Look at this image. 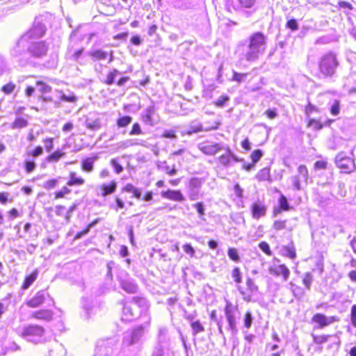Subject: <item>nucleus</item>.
Wrapping results in <instances>:
<instances>
[{
	"mask_svg": "<svg viewBox=\"0 0 356 356\" xmlns=\"http://www.w3.org/2000/svg\"><path fill=\"white\" fill-rule=\"evenodd\" d=\"M44 333V328L38 325H29L18 332L24 339L35 344L43 341Z\"/></svg>",
	"mask_w": 356,
	"mask_h": 356,
	"instance_id": "5",
	"label": "nucleus"
},
{
	"mask_svg": "<svg viewBox=\"0 0 356 356\" xmlns=\"http://www.w3.org/2000/svg\"><path fill=\"white\" fill-rule=\"evenodd\" d=\"M31 316L34 318L43 321H50L53 316V312L49 309H42L33 312Z\"/></svg>",
	"mask_w": 356,
	"mask_h": 356,
	"instance_id": "22",
	"label": "nucleus"
},
{
	"mask_svg": "<svg viewBox=\"0 0 356 356\" xmlns=\"http://www.w3.org/2000/svg\"><path fill=\"white\" fill-rule=\"evenodd\" d=\"M38 275V270L35 269L32 273L27 275L23 282L22 288L23 289H29L31 285L35 281Z\"/></svg>",
	"mask_w": 356,
	"mask_h": 356,
	"instance_id": "30",
	"label": "nucleus"
},
{
	"mask_svg": "<svg viewBox=\"0 0 356 356\" xmlns=\"http://www.w3.org/2000/svg\"><path fill=\"white\" fill-rule=\"evenodd\" d=\"M157 168L159 170L164 171L167 175L170 176H174L177 174V170L175 168V165H174L172 168H170L166 161H159L157 163Z\"/></svg>",
	"mask_w": 356,
	"mask_h": 356,
	"instance_id": "27",
	"label": "nucleus"
},
{
	"mask_svg": "<svg viewBox=\"0 0 356 356\" xmlns=\"http://www.w3.org/2000/svg\"><path fill=\"white\" fill-rule=\"evenodd\" d=\"M67 145H63L60 149H57L50 155H49L46 160L49 163L58 162L62 157L65 156V150L67 149Z\"/></svg>",
	"mask_w": 356,
	"mask_h": 356,
	"instance_id": "20",
	"label": "nucleus"
},
{
	"mask_svg": "<svg viewBox=\"0 0 356 356\" xmlns=\"http://www.w3.org/2000/svg\"><path fill=\"white\" fill-rule=\"evenodd\" d=\"M246 8H252V11L257 9V0H246Z\"/></svg>",
	"mask_w": 356,
	"mask_h": 356,
	"instance_id": "63",
	"label": "nucleus"
},
{
	"mask_svg": "<svg viewBox=\"0 0 356 356\" xmlns=\"http://www.w3.org/2000/svg\"><path fill=\"white\" fill-rule=\"evenodd\" d=\"M71 193V190L68 188L67 186H64L61 188L60 191H58L55 194L56 199L62 198L65 195L70 194Z\"/></svg>",
	"mask_w": 356,
	"mask_h": 356,
	"instance_id": "49",
	"label": "nucleus"
},
{
	"mask_svg": "<svg viewBox=\"0 0 356 356\" xmlns=\"http://www.w3.org/2000/svg\"><path fill=\"white\" fill-rule=\"evenodd\" d=\"M290 286L291 291H292L295 298L300 299L305 296V291L300 286H298L292 282L290 283Z\"/></svg>",
	"mask_w": 356,
	"mask_h": 356,
	"instance_id": "36",
	"label": "nucleus"
},
{
	"mask_svg": "<svg viewBox=\"0 0 356 356\" xmlns=\"http://www.w3.org/2000/svg\"><path fill=\"white\" fill-rule=\"evenodd\" d=\"M257 180L262 181H270V168H264L260 170L256 175Z\"/></svg>",
	"mask_w": 356,
	"mask_h": 356,
	"instance_id": "35",
	"label": "nucleus"
},
{
	"mask_svg": "<svg viewBox=\"0 0 356 356\" xmlns=\"http://www.w3.org/2000/svg\"><path fill=\"white\" fill-rule=\"evenodd\" d=\"M313 281V276L310 273H307L303 277L302 282L305 286L309 290Z\"/></svg>",
	"mask_w": 356,
	"mask_h": 356,
	"instance_id": "45",
	"label": "nucleus"
},
{
	"mask_svg": "<svg viewBox=\"0 0 356 356\" xmlns=\"http://www.w3.org/2000/svg\"><path fill=\"white\" fill-rule=\"evenodd\" d=\"M111 164L113 167V168L117 174H120V172H122L123 168L120 164H119L118 163L116 159H111Z\"/></svg>",
	"mask_w": 356,
	"mask_h": 356,
	"instance_id": "53",
	"label": "nucleus"
},
{
	"mask_svg": "<svg viewBox=\"0 0 356 356\" xmlns=\"http://www.w3.org/2000/svg\"><path fill=\"white\" fill-rule=\"evenodd\" d=\"M339 66L337 54L333 51L323 54L318 62L319 76L323 79H332L336 76Z\"/></svg>",
	"mask_w": 356,
	"mask_h": 356,
	"instance_id": "2",
	"label": "nucleus"
},
{
	"mask_svg": "<svg viewBox=\"0 0 356 356\" xmlns=\"http://www.w3.org/2000/svg\"><path fill=\"white\" fill-rule=\"evenodd\" d=\"M85 124L88 129L92 131H96L101 128V122L99 118L92 119L90 118H87Z\"/></svg>",
	"mask_w": 356,
	"mask_h": 356,
	"instance_id": "31",
	"label": "nucleus"
},
{
	"mask_svg": "<svg viewBox=\"0 0 356 356\" xmlns=\"http://www.w3.org/2000/svg\"><path fill=\"white\" fill-rule=\"evenodd\" d=\"M28 125V121L23 118H17L11 124L12 129H21Z\"/></svg>",
	"mask_w": 356,
	"mask_h": 356,
	"instance_id": "38",
	"label": "nucleus"
},
{
	"mask_svg": "<svg viewBox=\"0 0 356 356\" xmlns=\"http://www.w3.org/2000/svg\"><path fill=\"white\" fill-rule=\"evenodd\" d=\"M97 157H89L81 162V169L86 172H91L94 168V163Z\"/></svg>",
	"mask_w": 356,
	"mask_h": 356,
	"instance_id": "29",
	"label": "nucleus"
},
{
	"mask_svg": "<svg viewBox=\"0 0 356 356\" xmlns=\"http://www.w3.org/2000/svg\"><path fill=\"white\" fill-rule=\"evenodd\" d=\"M143 141L138 139H127L116 144L118 149H125L135 145H142Z\"/></svg>",
	"mask_w": 356,
	"mask_h": 356,
	"instance_id": "23",
	"label": "nucleus"
},
{
	"mask_svg": "<svg viewBox=\"0 0 356 356\" xmlns=\"http://www.w3.org/2000/svg\"><path fill=\"white\" fill-rule=\"evenodd\" d=\"M29 44L30 40L27 38V36L23 35L11 50V54L15 57L22 56L28 51V47Z\"/></svg>",
	"mask_w": 356,
	"mask_h": 356,
	"instance_id": "12",
	"label": "nucleus"
},
{
	"mask_svg": "<svg viewBox=\"0 0 356 356\" xmlns=\"http://www.w3.org/2000/svg\"><path fill=\"white\" fill-rule=\"evenodd\" d=\"M313 341L315 343L321 344L327 342L330 337V335H312Z\"/></svg>",
	"mask_w": 356,
	"mask_h": 356,
	"instance_id": "44",
	"label": "nucleus"
},
{
	"mask_svg": "<svg viewBox=\"0 0 356 356\" xmlns=\"http://www.w3.org/2000/svg\"><path fill=\"white\" fill-rule=\"evenodd\" d=\"M284 251L286 257L291 259H294L296 257L295 249L293 247H285Z\"/></svg>",
	"mask_w": 356,
	"mask_h": 356,
	"instance_id": "56",
	"label": "nucleus"
},
{
	"mask_svg": "<svg viewBox=\"0 0 356 356\" xmlns=\"http://www.w3.org/2000/svg\"><path fill=\"white\" fill-rule=\"evenodd\" d=\"M57 184H58L57 179H49V180L44 181L42 184V186L47 190H51V189L54 188L56 186Z\"/></svg>",
	"mask_w": 356,
	"mask_h": 356,
	"instance_id": "43",
	"label": "nucleus"
},
{
	"mask_svg": "<svg viewBox=\"0 0 356 356\" xmlns=\"http://www.w3.org/2000/svg\"><path fill=\"white\" fill-rule=\"evenodd\" d=\"M192 330H193V334L196 335L200 332H202L204 330V327L200 323L199 321H193L191 323Z\"/></svg>",
	"mask_w": 356,
	"mask_h": 356,
	"instance_id": "39",
	"label": "nucleus"
},
{
	"mask_svg": "<svg viewBox=\"0 0 356 356\" xmlns=\"http://www.w3.org/2000/svg\"><path fill=\"white\" fill-rule=\"evenodd\" d=\"M266 49L265 36L261 33H256L250 37L246 60H254L263 54Z\"/></svg>",
	"mask_w": 356,
	"mask_h": 356,
	"instance_id": "4",
	"label": "nucleus"
},
{
	"mask_svg": "<svg viewBox=\"0 0 356 356\" xmlns=\"http://www.w3.org/2000/svg\"><path fill=\"white\" fill-rule=\"evenodd\" d=\"M232 277L236 283L241 282V277L239 268H235L232 271Z\"/></svg>",
	"mask_w": 356,
	"mask_h": 356,
	"instance_id": "57",
	"label": "nucleus"
},
{
	"mask_svg": "<svg viewBox=\"0 0 356 356\" xmlns=\"http://www.w3.org/2000/svg\"><path fill=\"white\" fill-rule=\"evenodd\" d=\"M184 251L191 257H193L195 254V250L190 244H185L183 246Z\"/></svg>",
	"mask_w": 356,
	"mask_h": 356,
	"instance_id": "61",
	"label": "nucleus"
},
{
	"mask_svg": "<svg viewBox=\"0 0 356 356\" xmlns=\"http://www.w3.org/2000/svg\"><path fill=\"white\" fill-rule=\"evenodd\" d=\"M263 156L264 152L259 149L252 151L250 155V158L252 162L250 163L246 164V171H250L254 169L255 164L261 159Z\"/></svg>",
	"mask_w": 356,
	"mask_h": 356,
	"instance_id": "19",
	"label": "nucleus"
},
{
	"mask_svg": "<svg viewBox=\"0 0 356 356\" xmlns=\"http://www.w3.org/2000/svg\"><path fill=\"white\" fill-rule=\"evenodd\" d=\"M35 163L34 161H26L25 163V169L27 173H30L34 170L35 168Z\"/></svg>",
	"mask_w": 356,
	"mask_h": 356,
	"instance_id": "59",
	"label": "nucleus"
},
{
	"mask_svg": "<svg viewBox=\"0 0 356 356\" xmlns=\"http://www.w3.org/2000/svg\"><path fill=\"white\" fill-rule=\"evenodd\" d=\"M15 88V85L13 83H8L3 86L1 90L6 95H9L13 92Z\"/></svg>",
	"mask_w": 356,
	"mask_h": 356,
	"instance_id": "51",
	"label": "nucleus"
},
{
	"mask_svg": "<svg viewBox=\"0 0 356 356\" xmlns=\"http://www.w3.org/2000/svg\"><path fill=\"white\" fill-rule=\"evenodd\" d=\"M335 163L338 168L345 173H349L355 168L354 161L348 157L344 152H339L336 158Z\"/></svg>",
	"mask_w": 356,
	"mask_h": 356,
	"instance_id": "7",
	"label": "nucleus"
},
{
	"mask_svg": "<svg viewBox=\"0 0 356 356\" xmlns=\"http://www.w3.org/2000/svg\"><path fill=\"white\" fill-rule=\"evenodd\" d=\"M193 207L197 209V211L199 214V218L201 219H203V216L204 215V205L202 202H197L195 204H193Z\"/></svg>",
	"mask_w": 356,
	"mask_h": 356,
	"instance_id": "48",
	"label": "nucleus"
},
{
	"mask_svg": "<svg viewBox=\"0 0 356 356\" xmlns=\"http://www.w3.org/2000/svg\"><path fill=\"white\" fill-rule=\"evenodd\" d=\"M48 45L44 41H30L28 52L34 58H42L47 54Z\"/></svg>",
	"mask_w": 356,
	"mask_h": 356,
	"instance_id": "8",
	"label": "nucleus"
},
{
	"mask_svg": "<svg viewBox=\"0 0 356 356\" xmlns=\"http://www.w3.org/2000/svg\"><path fill=\"white\" fill-rule=\"evenodd\" d=\"M228 256L232 260L234 261H238L239 259L238 251L236 248H229Z\"/></svg>",
	"mask_w": 356,
	"mask_h": 356,
	"instance_id": "52",
	"label": "nucleus"
},
{
	"mask_svg": "<svg viewBox=\"0 0 356 356\" xmlns=\"http://www.w3.org/2000/svg\"><path fill=\"white\" fill-rule=\"evenodd\" d=\"M161 197L165 199H168L177 202H183L184 197L179 191L168 190L162 191Z\"/></svg>",
	"mask_w": 356,
	"mask_h": 356,
	"instance_id": "18",
	"label": "nucleus"
},
{
	"mask_svg": "<svg viewBox=\"0 0 356 356\" xmlns=\"http://www.w3.org/2000/svg\"><path fill=\"white\" fill-rule=\"evenodd\" d=\"M266 213L265 207L260 202H255L252 206V216L254 218L258 219L264 216Z\"/></svg>",
	"mask_w": 356,
	"mask_h": 356,
	"instance_id": "24",
	"label": "nucleus"
},
{
	"mask_svg": "<svg viewBox=\"0 0 356 356\" xmlns=\"http://www.w3.org/2000/svg\"><path fill=\"white\" fill-rule=\"evenodd\" d=\"M338 321L339 318L337 316H327L321 313L314 314L312 318V322L317 324L316 328H323Z\"/></svg>",
	"mask_w": 356,
	"mask_h": 356,
	"instance_id": "10",
	"label": "nucleus"
},
{
	"mask_svg": "<svg viewBox=\"0 0 356 356\" xmlns=\"http://www.w3.org/2000/svg\"><path fill=\"white\" fill-rule=\"evenodd\" d=\"M45 300V293L44 291L37 292L35 296L26 302L29 307L35 308L40 306Z\"/></svg>",
	"mask_w": 356,
	"mask_h": 356,
	"instance_id": "15",
	"label": "nucleus"
},
{
	"mask_svg": "<svg viewBox=\"0 0 356 356\" xmlns=\"http://www.w3.org/2000/svg\"><path fill=\"white\" fill-rule=\"evenodd\" d=\"M132 117L129 115L120 116L116 120L118 128L127 127L132 122Z\"/></svg>",
	"mask_w": 356,
	"mask_h": 356,
	"instance_id": "34",
	"label": "nucleus"
},
{
	"mask_svg": "<svg viewBox=\"0 0 356 356\" xmlns=\"http://www.w3.org/2000/svg\"><path fill=\"white\" fill-rule=\"evenodd\" d=\"M219 123L217 122H214L211 126H203L200 122H193L188 129L184 130L182 131V135H191L195 133H198L200 131H209L211 130H214L218 129Z\"/></svg>",
	"mask_w": 356,
	"mask_h": 356,
	"instance_id": "9",
	"label": "nucleus"
},
{
	"mask_svg": "<svg viewBox=\"0 0 356 356\" xmlns=\"http://www.w3.org/2000/svg\"><path fill=\"white\" fill-rule=\"evenodd\" d=\"M260 249L268 255H271V251L269 245L266 242H261L259 245Z\"/></svg>",
	"mask_w": 356,
	"mask_h": 356,
	"instance_id": "55",
	"label": "nucleus"
},
{
	"mask_svg": "<svg viewBox=\"0 0 356 356\" xmlns=\"http://www.w3.org/2000/svg\"><path fill=\"white\" fill-rule=\"evenodd\" d=\"M350 316L352 325L356 327V305L352 306Z\"/></svg>",
	"mask_w": 356,
	"mask_h": 356,
	"instance_id": "60",
	"label": "nucleus"
},
{
	"mask_svg": "<svg viewBox=\"0 0 356 356\" xmlns=\"http://www.w3.org/2000/svg\"><path fill=\"white\" fill-rule=\"evenodd\" d=\"M151 316H145V321L142 324L126 331L122 340L123 348L138 343L144 334L149 330Z\"/></svg>",
	"mask_w": 356,
	"mask_h": 356,
	"instance_id": "3",
	"label": "nucleus"
},
{
	"mask_svg": "<svg viewBox=\"0 0 356 356\" xmlns=\"http://www.w3.org/2000/svg\"><path fill=\"white\" fill-rule=\"evenodd\" d=\"M268 271L270 275L274 276H281L283 281H287L290 275V270L284 264L274 263L270 266Z\"/></svg>",
	"mask_w": 356,
	"mask_h": 356,
	"instance_id": "11",
	"label": "nucleus"
},
{
	"mask_svg": "<svg viewBox=\"0 0 356 356\" xmlns=\"http://www.w3.org/2000/svg\"><path fill=\"white\" fill-rule=\"evenodd\" d=\"M117 188V184L115 181H111L108 184H103L99 188L102 191V195L106 197L108 195L113 193Z\"/></svg>",
	"mask_w": 356,
	"mask_h": 356,
	"instance_id": "25",
	"label": "nucleus"
},
{
	"mask_svg": "<svg viewBox=\"0 0 356 356\" xmlns=\"http://www.w3.org/2000/svg\"><path fill=\"white\" fill-rule=\"evenodd\" d=\"M308 126L312 127L314 130H320L322 129V124L314 119H311L309 121Z\"/></svg>",
	"mask_w": 356,
	"mask_h": 356,
	"instance_id": "54",
	"label": "nucleus"
},
{
	"mask_svg": "<svg viewBox=\"0 0 356 356\" xmlns=\"http://www.w3.org/2000/svg\"><path fill=\"white\" fill-rule=\"evenodd\" d=\"M120 286L122 289L129 293H135L138 291L137 284L131 280H120Z\"/></svg>",
	"mask_w": 356,
	"mask_h": 356,
	"instance_id": "21",
	"label": "nucleus"
},
{
	"mask_svg": "<svg viewBox=\"0 0 356 356\" xmlns=\"http://www.w3.org/2000/svg\"><path fill=\"white\" fill-rule=\"evenodd\" d=\"M340 112V105L339 101L335 100L330 108V113L332 115H337Z\"/></svg>",
	"mask_w": 356,
	"mask_h": 356,
	"instance_id": "50",
	"label": "nucleus"
},
{
	"mask_svg": "<svg viewBox=\"0 0 356 356\" xmlns=\"http://www.w3.org/2000/svg\"><path fill=\"white\" fill-rule=\"evenodd\" d=\"M43 143L44 145L45 149L47 152H50L54 149V138H46L43 140Z\"/></svg>",
	"mask_w": 356,
	"mask_h": 356,
	"instance_id": "46",
	"label": "nucleus"
},
{
	"mask_svg": "<svg viewBox=\"0 0 356 356\" xmlns=\"http://www.w3.org/2000/svg\"><path fill=\"white\" fill-rule=\"evenodd\" d=\"M84 183L85 180L81 177H77L75 172H71L70 173L69 180L67 182V186H81L84 184Z\"/></svg>",
	"mask_w": 356,
	"mask_h": 356,
	"instance_id": "28",
	"label": "nucleus"
},
{
	"mask_svg": "<svg viewBox=\"0 0 356 356\" xmlns=\"http://www.w3.org/2000/svg\"><path fill=\"white\" fill-rule=\"evenodd\" d=\"M120 72L114 69L113 70L106 76V83L107 85H112L114 83L115 79L116 76L120 74Z\"/></svg>",
	"mask_w": 356,
	"mask_h": 356,
	"instance_id": "41",
	"label": "nucleus"
},
{
	"mask_svg": "<svg viewBox=\"0 0 356 356\" xmlns=\"http://www.w3.org/2000/svg\"><path fill=\"white\" fill-rule=\"evenodd\" d=\"M200 150L207 155H214L220 150L224 149V146L220 143H202L199 144Z\"/></svg>",
	"mask_w": 356,
	"mask_h": 356,
	"instance_id": "13",
	"label": "nucleus"
},
{
	"mask_svg": "<svg viewBox=\"0 0 356 356\" xmlns=\"http://www.w3.org/2000/svg\"><path fill=\"white\" fill-rule=\"evenodd\" d=\"M229 100V97L227 96H220L217 102H216V105L218 106H224L225 104H226V102Z\"/></svg>",
	"mask_w": 356,
	"mask_h": 356,
	"instance_id": "64",
	"label": "nucleus"
},
{
	"mask_svg": "<svg viewBox=\"0 0 356 356\" xmlns=\"http://www.w3.org/2000/svg\"><path fill=\"white\" fill-rule=\"evenodd\" d=\"M279 206L280 209L283 211H289L290 209L287 199L284 195H281L279 199Z\"/></svg>",
	"mask_w": 356,
	"mask_h": 356,
	"instance_id": "42",
	"label": "nucleus"
},
{
	"mask_svg": "<svg viewBox=\"0 0 356 356\" xmlns=\"http://www.w3.org/2000/svg\"><path fill=\"white\" fill-rule=\"evenodd\" d=\"M154 107L148 106L144 111L143 120L147 124L152 125V115L154 114Z\"/></svg>",
	"mask_w": 356,
	"mask_h": 356,
	"instance_id": "33",
	"label": "nucleus"
},
{
	"mask_svg": "<svg viewBox=\"0 0 356 356\" xmlns=\"http://www.w3.org/2000/svg\"><path fill=\"white\" fill-rule=\"evenodd\" d=\"M46 31L45 26L40 23L35 24L33 26L24 34V36H27V38L30 41H33L32 40L38 38L42 37Z\"/></svg>",
	"mask_w": 356,
	"mask_h": 356,
	"instance_id": "14",
	"label": "nucleus"
},
{
	"mask_svg": "<svg viewBox=\"0 0 356 356\" xmlns=\"http://www.w3.org/2000/svg\"><path fill=\"white\" fill-rule=\"evenodd\" d=\"M224 149L226 150L225 153L219 157V161L221 164L229 165L232 161H238L229 149L224 147Z\"/></svg>",
	"mask_w": 356,
	"mask_h": 356,
	"instance_id": "26",
	"label": "nucleus"
},
{
	"mask_svg": "<svg viewBox=\"0 0 356 356\" xmlns=\"http://www.w3.org/2000/svg\"><path fill=\"white\" fill-rule=\"evenodd\" d=\"M36 86L38 87V90L42 94L50 92L51 90L50 86L40 81L36 82Z\"/></svg>",
	"mask_w": 356,
	"mask_h": 356,
	"instance_id": "40",
	"label": "nucleus"
},
{
	"mask_svg": "<svg viewBox=\"0 0 356 356\" xmlns=\"http://www.w3.org/2000/svg\"><path fill=\"white\" fill-rule=\"evenodd\" d=\"M149 308V303L145 298L134 297L124 303L121 319L130 322L140 317L145 321V316H150Z\"/></svg>",
	"mask_w": 356,
	"mask_h": 356,
	"instance_id": "1",
	"label": "nucleus"
},
{
	"mask_svg": "<svg viewBox=\"0 0 356 356\" xmlns=\"http://www.w3.org/2000/svg\"><path fill=\"white\" fill-rule=\"evenodd\" d=\"M225 316L231 330H234L236 328V311L232 307L231 305L227 304L225 309Z\"/></svg>",
	"mask_w": 356,
	"mask_h": 356,
	"instance_id": "16",
	"label": "nucleus"
},
{
	"mask_svg": "<svg viewBox=\"0 0 356 356\" xmlns=\"http://www.w3.org/2000/svg\"><path fill=\"white\" fill-rule=\"evenodd\" d=\"M286 26L292 31H296L298 29L297 21L294 19L289 20L287 22Z\"/></svg>",
	"mask_w": 356,
	"mask_h": 356,
	"instance_id": "58",
	"label": "nucleus"
},
{
	"mask_svg": "<svg viewBox=\"0 0 356 356\" xmlns=\"http://www.w3.org/2000/svg\"><path fill=\"white\" fill-rule=\"evenodd\" d=\"M58 93L60 94V99L66 102H75L77 100V97L72 92H70L68 95H66L63 92V91L59 90Z\"/></svg>",
	"mask_w": 356,
	"mask_h": 356,
	"instance_id": "37",
	"label": "nucleus"
},
{
	"mask_svg": "<svg viewBox=\"0 0 356 356\" xmlns=\"http://www.w3.org/2000/svg\"><path fill=\"white\" fill-rule=\"evenodd\" d=\"M162 136L166 138L175 139L177 138L175 130H165Z\"/></svg>",
	"mask_w": 356,
	"mask_h": 356,
	"instance_id": "62",
	"label": "nucleus"
},
{
	"mask_svg": "<svg viewBox=\"0 0 356 356\" xmlns=\"http://www.w3.org/2000/svg\"><path fill=\"white\" fill-rule=\"evenodd\" d=\"M309 176L307 167L305 165H300L298 168V174L290 178L293 188L296 191L302 189V184L307 186Z\"/></svg>",
	"mask_w": 356,
	"mask_h": 356,
	"instance_id": "6",
	"label": "nucleus"
},
{
	"mask_svg": "<svg viewBox=\"0 0 356 356\" xmlns=\"http://www.w3.org/2000/svg\"><path fill=\"white\" fill-rule=\"evenodd\" d=\"M81 307L84 311L85 318H89L92 311V302L88 298H83L81 299Z\"/></svg>",
	"mask_w": 356,
	"mask_h": 356,
	"instance_id": "32",
	"label": "nucleus"
},
{
	"mask_svg": "<svg viewBox=\"0 0 356 356\" xmlns=\"http://www.w3.org/2000/svg\"><path fill=\"white\" fill-rule=\"evenodd\" d=\"M143 134L140 125L136 122L133 124L131 130L129 132L130 136H137Z\"/></svg>",
	"mask_w": 356,
	"mask_h": 356,
	"instance_id": "47",
	"label": "nucleus"
},
{
	"mask_svg": "<svg viewBox=\"0 0 356 356\" xmlns=\"http://www.w3.org/2000/svg\"><path fill=\"white\" fill-rule=\"evenodd\" d=\"M88 54L92 58V59L94 61L106 60L108 55L110 54L111 58L109 60V63L113 60L112 51L108 53L102 49H95L90 51L88 53Z\"/></svg>",
	"mask_w": 356,
	"mask_h": 356,
	"instance_id": "17",
	"label": "nucleus"
}]
</instances>
